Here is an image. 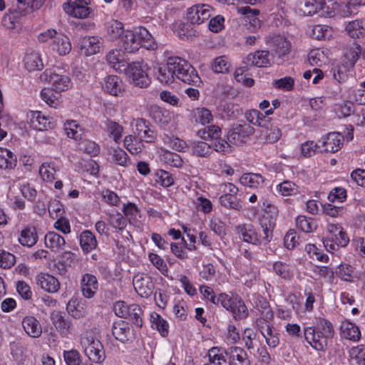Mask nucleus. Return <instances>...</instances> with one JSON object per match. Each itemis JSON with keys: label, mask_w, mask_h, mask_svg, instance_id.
Returning a JSON list of instances; mask_svg holds the SVG:
<instances>
[{"label": "nucleus", "mask_w": 365, "mask_h": 365, "mask_svg": "<svg viewBox=\"0 0 365 365\" xmlns=\"http://www.w3.org/2000/svg\"><path fill=\"white\" fill-rule=\"evenodd\" d=\"M334 335L332 324L325 319H319L313 327L304 329V337L307 342L317 351H323L328 341Z\"/></svg>", "instance_id": "obj_1"}, {"label": "nucleus", "mask_w": 365, "mask_h": 365, "mask_svg": "<svg viewBox=\"0 0 365 365\" xmlns=\"http://www.w3.org/2000/svg\"><path fill=\"white\" fill-rule=\"evenodd\" d=\"M261 228L257 230L252 225L242 224L236 227V232L239 237L244 242L254 245H261L269 243L273 237L274 222L269 220L268 223L262 222Z\"/></svg>", "instance_id": "obj_2"}, {"label": "nucleus", "mask_w": 365, "mask_h": 365, "mask_svg": "<svg viewBox=\"0 0 365 365\" xmlns=\"http://www.w3.org/2000/svg\"><path fill=\"white\" fill-rule=\"evenodd\" d=\"M43 82L48 83L56 92H61L71 88L72 83L69 76L60 66H53L46 69L40 76Z\"/></svg>", "instance_id": "obj_3"}, {"label": "nucleus", "mask_w": 365, "mask_h": 365, "mask_svg": "<svg viewBox=\"0 0 365 365\" xmlns=\"http://www.w3.org/2000/svg\"><path fill=\"white\" fill-rule=\"evenodd\" d=\"M174 71L175 77L180 81L189 85L199 86L201 79L196 70L185 60L173 56Z\"/></svg>", "instance_id": "obj_4"}, {"label": "nucleus", "mask_w": 365, "mask_h": 365, "mask_svg": "<svg viewBox=\"0 0 365 365\" xmlns=\"http://www.w3.org/2000/svg\"><path fill=\"white\" fill-rule=\"evenodd\" d=\"M81 344L84 347L85 354L90 361L94 363H101L104 361L106 354L103 344L91 333H87L83 336Z\"/></svg>", "instance_id": "obj_5"}, {"label": "nucleus", "mask_w": 365, "mask_h": 365, "mask_svg": "<svg viewBox=\"0 0 365 365\" xmlns=\"http://www.w3.org/2000/svg\"><path fill=\"white\" fill-rule=\"evenodd\" d=\"M146 68L147 65L143 62H133L128 64V68L123 72H125L136 86L146 88L150 83Z\"/></svg>", "instance_id": "obj_6"}, {"label": "nucleus", "mask_w": 365, "mask_h": 365, "mask_svg": "<svg viewBox=\"0 0 365 365\" xmlns=\"http://www.w3.org/2000/svg\"><path fill=\"white\" fill-rule=\"evenodd\" d=\"M238 188L232 183L225 184V193L220 197L219 201L222 206L240 211L243 210V203L237 197Z\"/></svg>", "instance_id": "obj_7"}, {"label": "nucleus", "mask_w": 365, "mask_h": 365, "mask_svg": "<svg viewBox=\"0 0 365 365\" xmlns=\"http://www.w3.org/2000/svg\"><path fill=\"white\" fill-rule=\"evenodd\" d=\"M90 0H68L63 9L68 15L78 19L88 18L92 11L88 6Z\"/></svg>", "instance_id": "obj_8"}, {"label": "nucleus", "mask_w": 365, "mask_h": 365, "mask_svg": "<svg viewBox=\"0 0 365 365\" xmlns=\"http://www.w3.org/2000/svg\"><path fill=\"white\" fill-rule=\"evenodd\" d=\"M212 11L207 4H197L187 9V19L192 24H200L210 18Z\"/></svg>", "instance_id": "obj_9"}, {"label": "nucleus", "mask_w": 365, "mask_h": 365, "mask_svg": "<svg viewBox=\"0 0 365 365\" xmlns=\"http://www.w3.org/2000/svg\"><path fill=\"white\" fill-rule=\"evenodd\" d=\"M133 287L138 295L147 298L153 294L155 284L148 274H137L133 278Z\"/></svg>", "instance_id": "obj_10"}, {"label": "nucleus", "mask_w": 365, "mask_h": 365, "mask_svg": "<svg viewBox=\"0 0 365 365\" xmlns=\"http://www.w3.org/2000/svg\"><path fill=\"white\" fill-rule=\"evenodd\" d=\"M344 136L339 133H329L322 138L321 153H336L339 151L344 143Z\"/></svg>", "instance_id": "obj_11"}, {"label": "nucleus", "mask_w": 365, "mask_h": 365, "mask_svg": "<svg viewBox=\"0 0 365 365\" xmlns=\"http://www.w3.org/2000/svg\"><path fill=\"white\" fill-rule=\"evenodd\" d=\"M136 135L140 140L146 143H153L157 138V132L150 123L144 118H138L135 120Z\"/></svg>", "instance_id": "obj_12"}, {"label": "nucleus", "mask_w": 365, "mask_h": 365, "mask_svg": "<svg viewBox=\"0 0 365 365\" xmlns=\"http://www.w3.org/2000/svg\"><path fill=\"white\" fill-rule=\"evenodd\" d=\"M252 131L249 124H236L228 132L227 138L234 145H241Z\"/></svg>", "instance_id": "obj_13"}, {"label": "nucleus", "mask_w": 365, "mask_h": 365, "mask_svg": "<svg viewBox=\"0 0 365 365\" xmlns=\"http://www.w3.org/2000/svg\"><path fill=\"white\" fill-rule=\"evenodd\" d=\"M173 56L169 57L165 65L159 66L154 68V74L162 83H172L175 78L174 71Z\"/></svg>", "instance_id": "obj_14"}, {"label": "nucleus", "mask_w": 365, "mask_h": 365, "mask_svg": "<svg viewBox=\"0 0 365 365\" xmlns=\"http://www.w3.org/2000/svg\"><path fill=\"white\" fill-rule=\"evenodd\" d=\"M38 240L36 228L32 225H24L19 231L18 241L24 247H32L36 244Z\"/></svg>", "instance_id": "obj_15"}, {"label": "nucleus", "mask_w": 365, "mask_h": 365, "mask_svg": "<svg viewBox=\"0 0 365 365\" xmlns=\"http://www.w3.org/2000/svg\"><path fill=\"white\" fill-rule=\"evenodd\" d=\"M270 55L267 51H257L249 53L244 63L247 66L267 67L270 66Z\"/></svg>", "instance_id": "obj_16"}, {"label": "nucleus", "mask_w": 365, "mask_h": 365, "mask_svg": "<svg viewBox=\"0 0 365 365\" xmlns=\"http://www.w3.org/2000/svg\"><path fill=\"white\" fill-rule=\"evenodd\" d=\"M112 334L117 340L125 343L132 339L133 330L127 322L120 320L113 323Z\"/></svg>", "instance_id": "obj_17"}, {"label": "nucleus", "mask_w": 365, "mask_h": 365, "mask_svg": "<svg viewBox=\"0 0 365 365\" xmlns=\"http://www.w3.org/2000/svg\"><path fill=\"white\" fill-rule=\"evenodd\" d=\"M270 45L275 54L279 58H283L287 56L292 48L290 41L281 35L273 36L270 41Z\"/></svg>", "instance_id": "obj_18"}, {"label": "nucleus", "mask_w": 365, "mask_h": 365, "mask_svg": "<svg viewBox=\"0 0 365 365\" xmlns=\"http://www.w3.org/2000/svg\"><path fill=\"white\" fill-rule=\"evenodd\" d=\"M82 294L84 297L91 299L96 294L98 283L96 277L91 274H84L81 280Z\"/></svg>", "instance_id": "obj_19"}, {"label": "nucleus", "mask_w": 365, "mask_h": 365, "mask_svg": "<svg viewBox=\"0 0 365 365\" xmlns=\"http://www.w3.org/2000/svg\"><path fill=\"white\" fill-rule=\"evenodd\" d=\"M102 88L106 92L115 96L121 95L124 91L121 79L114 75L108 76L104 78Z\"/></svg>", "instance_id": "obj_20"}, {"label": "nucleus", "mask_w": 365, "mask_h": 365, "mask_svg": "<svg viewBox=\"0 0 365 365\" xmlns=\"http://www.w3.org/2000/svg\"><path fill=\"white\" fill-rule=\"evenodd\" d=\"M21 324L26 334L31 338H38L42 334V327L40 322L34 316L23 318Z\"/></svg>", "instance_id": "obj_21"}, {"label": "nucleus", "mask_w": 365, "mask_h": 365, "mask_svg": "<svg viewBox=\"0 0 365 365\" xmlns=\"http://www.w3.org/2000/svg\"><path fill=\"white\" fill-rule=\"evenodd\" d=\"M226 355L229 357L231 365H250V361L245 350L239 346L230 347Z\"/></svg>", "instance_id": "obj_22"}, {"label": "nucleus", "mask_w": 365, "mask_h": 365, "mask_svg": "<svg viewBox=\"0 0 365 365\" xmlns=\"http://www.w3.org/2000/svg\"><path fill=\"white\" fill-rule=\"evenodd\" d=\"M123 51L120 49H113L106 55L108 63L120 73L123 72L128 68V63L122 56Z\"/></svg>", "instance_id": "obj_23"}, {"label": "nucleus", "mask_w": 365, "mask_h": 365, "mask_svg": "<svg viewBox=\"0 0 365 365\" xmlns=\"http://www.w3.org/2000/svg\"><path fill=\"white\" fill-rule=\"evenodd\" d=\"M36 282L43 289L50 293L58 292L60 288L58 280L48 274L41 273L36 276Z\"/></svg>", "instance_id": "obj_24"}, {"label": "nucleus", "mask_w": 365, "mask_h": 365, "mask_svg": "<svg viewBox=\"0 0 365 365\" xmlns=\"http://www.w3.org/2000/svg\"><path fill=\"white\" fill-rule=\"evenodd\" d=\"M122 46L128 53H135L140 48V41L138 38L137 30L125 31L122 36Z\"/></svg>", "instance_id": "obj_25"}, {"label": "nucleus", "mask_w": 365, "mask_h": 365, "mask_svg": "<svg viewBox=\"0 0 365 365\" xmlns=\"http://www.w3.org/2000/svg\"><path fill=\"white\" fill-rule=\"evenodd\" d=\"M31 123L32 127L38 130H48L54 128V123L48 116L38 110L31 113Z\"/></svg>", "instance_id": "obj_26"}, {"label": "nucleus", "mask_w": 365, "mask_h": 365, "mask_svg": "<svg viewBox=\"0 0 365 365\" xmlns=\"http://www.w3.org/2000/svg\"><path fill=\"white\" fill-rule=\"evenodd\" d=\"M44 242L46 247L54 252L63 250L66 246L64 237L55 232H48L44 237Z\"/></svg>", "instance_id": "obj_27"}, {"label": "nucleus", "mask_w": 365, "mask_h": 365, "mask_svg": "<svg viewBox=\"0 0 365 365\" xmlns=\"http://www.w3.org/2000/svg\"><path fill=\"white\" fill-rule=\"evenodd\" d=\"M340 331L341 336L346 339L357 341L361 338V332L359 327L349 320L341 322Z\"/></svg>", "instance_id": "obj_28"}, {"label": "nucleus", "mask_w": 365, "mask_h": 365, "mask_svg": "<svg viewBox=\"0 0 365 365\" xmlns=\"http://www.w3.org/2000/svg\"><path fill=\"white\" fill-rule=\"evenodd\" d=\"M51 46L52 49L61 56L68 54L71 51V43L68 37L62 34H58L55 37Z\"/></svg>", "instance_id": "obj_29"}, {"label": "nucleus", "mask_w": 365, "mask_h": 365, "mask_svg": "<svg viewBox=\"0 0 365 365\" xmlns=\"http://www.w3.org/2000/svg\"><path fill=\"white\" fill-rule=\"evenodd\" d=\"M360 54L362 55L360 45L353 41L349 45L344 55L343 63H346L348 67L353 68Z\"/></svg>", "instance_id": "obj_30"}, {"label": "nucleus", "mask_w": 365, "mask_h": 365, "mask_svg": "<svg viewBox=\"0 0 365 365\" xmlns=\"http://www.w3.org/2000/svg\"><path fill=\"white\" fill-rule=\"evenodd\" d=\"M80 245L85 253H89L98 246L96 236L90 230L83 231L79 236Z\"/></svg>", "instance_id": "obj_31"}, {"label": "nucleus", "mask_w": 365, "mask_h": 365, "mask_svg": "<svg viewBox=\"0 0 365 365\" xmlns=\"http://www.w3.org/2000/svg\"><path fill=\"white\" fill-rule=\"evenodd\" d=\"M51 321L56 329L62 335H67L71 328V322L66 319L61 312H53L51 314Z\"/></svg>", "instance_id": "obj_32"}, {"label": "nucleus", "mask_w": 365, "mask_h": 365, "mask_svg": "<svg viewBox=\"0 0 365 365\" xmlns=\"http://www.w3.org/2000/svg\"><path fill=\"white\" fill-rule=\"evenodd\" d=\"M81 50H84L86 56H91L100 51L101 42L97 36H87L81 41Z\"/></svg>", "instance_id": "obj_33"}, {"label": "nucleus", "mask_w": 365, "mask_h": 365, "mask_svg": "<svg viewBox=\"0 0 365 365\" xmlns=\"http://www.w3.org/2000/svg\"><path fill=\"white\" fill-rule=\"evenodd\" d=\"M227 349H221L218 347L211 348L207 353L210 363L212 365H231L230 361L226 359Z\"/></svg>", "instance_id": "obj_34"}, {"label": "nucleus", "mask_w": 365, "mask_h": 365, "mask_svg": "<svg viewBox=\"0 0 365 365\" xmlns=\"http://www.w3.org/2000/svg\"><path fill=\"white\" fill-rule=\"evenodd\" d=\"M136 30L140 41V48L143 46L148 50H154L156 48L157 44L154 38L145 28L138 27Z\"/></svg>", "instance_id": "obj_35"}, {"label": "nucleus", "mask_w": 365, "mask_h": 365, "mask_svg": "<svg viewBox=\"0 0 365 365\" xmlns=\"http://www.w3.org/2000/svg\"><path fill=\"white\" fill-rule=\"evenodd\" d=\"M24 66L29 71L41 70L43 63L41 55L35 51L27 53L24 57Z\"/></svg>", "instance_id": "obj_36"}, {"label": "nucleus", "mask_w": 365, "mask_h": 365, "mask_svg": "<svg viewBox=\"0 0 365 365\" xmlns=\"http://www.w3.org/2000/svg\"><path fill=\"white\" fill-rule=\"evenodd\" d=\"M190 146L192 155L197 157L207 158L213 152L212 147L204 141H193Z\"/></svg>", "instance_id": "obj_37"}, {"label": "nucleus", "mask_w": 365, "mask_h": 365, "mask_svg": "<svg viewBox=\"0 0 365 365\" xmlns=\"http://www.w3.org/2000/svg\"><path fill=\"white\" fill-rule=\"evenodd\" d=\"M150 322L153 329L158 331L160 334L165 337L168 334V323L159 314L152 312L150 314Z\"/></svg>", "instance_id": "obj_38"}, {"label": "nucleus", "mask_w": 365, "mask_h": 365, "mask_svg": "<svg viewBox=\"0 0 365 365\" xmlns=\"http://www.w3.org/2000/svg\"><path fill=\"white\" fill-rule=\"evenodd\" d=\"M240 182L251 188H257L262 185L264 178L259 174L245 173L240 178Z\"/></svg>", "instance_id": "obj_39"}, {"label": "nucleus", "mask_w": 365, "mask_h": 365, "mask_svg": "<svg viewBox=\"0 0 365 365\" xmlns=\"http://www.w3.org/2000/svg\"><path fill=\"white\" fill-rule=\"evenodd\" d=\"M143 140L136 136L128 135L124 138L123 143L125 148L132 154L137 155L143 150Z\"/></svg>", "instance_id": "obj_40"}, {"label": "nucleus", "mask_w": 365, "mask_h": 365, "mask_svg": "<svg viewBox=\"0 0 365 365\" xmlns=\"http://www.w3.org/2000/svg\"><path fill=\"white\" fill-rule=\"evenodd\" d=\"M16 158L10 150L0 148V168L11 169L16 166Z\"/></svg>", "instance_id": "obj_41"}, {"label": "nucleus", "mask_w": 365, "mask_h": 365, "mask_svg": "<svg viewBox=\"0 0 365 365\" xmlns=\"http://www.w3.org/2000/svg\"><path fill=\"white\" fill-rule=\"evenodd\" d=\"M346 31L352 38H359L365 35V28L360 20L350 21L346 26Z\"/></svg>", "instance_id": "obj_42"}, {"label": "nucleus", "mask_w": 365, "mask_h": 365, "mask_svg": "<svg viewBox=\"0 0 365 365\" xmlns=\"http://www.w3.org/2000/svg\"><path fill=\"white\" fill-rule=\"evenodd\" d=\"M231 64L226 56L216 57L212 64L211 69L215 73H227Z\"/></svg>", "instance_id": "obj_43"}, {"label": "nucleus", "mask_w": 365, "mask_h": 365, "mask_svg": "<svg viewBox=\"0 0 365 365\" xmlns=\"http://www.w3.org/2000/svg\"><path fill=\"white\" fill-rule=\"evenodd\" d=\"M230 311L236 320L245 319L249 314L248 309L244 302L238 297H235V301H234V304Z\"/></svg>", "instance_id": "obj_44"}, {"label": "nucleus", "mask_w": 365, "mask_h": 365, "mask_svg": "<svg viewBox=\"0 0 365 365\" xmlns=\"http://www.w3.org/2000/svg\"><path fill=\"white\" fill-rule=\"evenodd\" d=\"M261 133L264 140L269 143L277 142L281 137L282 133L280 129L272 124L267 125L263 128Z\"/></svg>", "instance_id": "obj_45"}, {"label": "nucleus", "mask_w": 365, "mask_h": 365, "mask_svg": "<svg viewBox=\"0 0 365 365\" xmlns=\"http://www.w3.org/2000/svg\"><path fill=\"white\" fill-rule=\"evenodd\" d=\"M221 134L222 130L220 127L215 125H208L203 129L199 130L197 132V135L204 140H218Z\"/></svg>", "instance_id": "obj_46"}, {"label": "nucleus", "mask_w": 365, "mask_h": 365, "mask_svg": "<svg viewBox=\"0 0 365 365\" xmlns=\"http://www.w3.org/2000/svg\"><path fill=\"white\" fill-rule=\"evenodd\" d=\"M103 128L112 135L113 140L118 143L122 135L123 127L118 123L113 121L109 119H106L103 121Z\"/></svg>", "instance_id": "obj_47"}, {"label": "nucleus", "mask_w": 365, "mask_h": 365, "mask_svg": "<svg viewBox=\"0 0 365 365\" xmlns=\"http://www.w3.org/2000/svg\"><path fill=\"white\" fill-rule=\"evenodd\" d=\"M58 93L55 92L53 88H43L41 92V96L50 107L57 108L61 103Z\"/></svg>", "instance_id": "obj_48"}, {"label": "nucleus", "mask_w": 365, "mask_h": 365, "mask_svg": "<svg viewBox=\"0 0 365 365\" xmlns=\"http://www.w3.org/2000/svg\"><path fill=\"white\" fill-rule=\"evenodd\" d=\"M64 130L66 135L75 140H80L82 138L83 130L75 120L67 121L64 125Z\"/></svg>", "instance_id": "obj_49"}, {"label": "nucleus", "mask_w": 365, "mask_h": 365, "mask_svg": "<svg viewBox=\"0 0 365 365\" xmlns=\"http://www.w3.org/2000/svg\"><path fill=\"white\" fill-rule=\"evenodd\" d=\"M106 30L111 39H116L125 33L123 24L117 20H111L108 22Z\"/></svg>", "instance_id": "obj_50"}, {"label": "nucleus", "mask_w": 365, "mask_h": 365, "mask_svg": "<svg viewBox=\"0 0 365 365\" xmlns=\"http://www.w3.org/2000/svg\"><path fill=\"white\" fill-rule=\"evenodd\" d=\"M296 225L297 228L307 233L312 232L317 228V225L313 218H308L303 215L297 217Z\"/></svg>", "instance_id": "obj_51"}, {"label": "nucleus", "mask_w": 365, "mask_h": 365, "mask_svg": "<svg viewBox=\"0 0 365 365\" xmlns=\"http://www.w3.org/2000/svg\"><path fill=\"white\" fill-rule=\"evenodd\" d=\"M320 6H322L321 1L304 0L301 3L300 11L305 16H312L318 14Z\"/></svg>", "instance_id": "obj_52"}, {"label": "nucleus", "mask_w": 365, "mask_h": 365, "mask_svg": "<svg viewBox=\"0 0 365 365\" xmlns=\"http://www.w3.org/2000/svg\"><path fill=\"white\" fill-rule=\"evenodd\" d=\"M245 345L248 349H254L258 344V334L252 329H245L242 335Z\"/></svg>", "instance_id": "obj_53"}, {"label": "nucleus", "mask_w": 365, "mask_h": 365, "mask_svg": "<svg viewBox=\"0 0 365 365\" xmlns=\"http://www.w3.org/2000/svg\"><path fill=\"white\" fill-rule=\"evenodd\" d=\"M108 222L112 227L120 230H123L127 225L126 219L116 211L108 213Z\"/></svg>", "instance_id": "obj_54"}, {"label": "nucleus", "mask_w": 365, "mask_h": 365, "mask_svg": "<svg viewBox=\"0 0 365 365\" xmlns=\"http://www.w3.org/2000/svg\"><path fill=\"white\" fill-rule=\"evenodd\" d=\"M264 338L267 344L272 348L277 347L279 344V334L278 331L272 326L264 334H261Z\"/></svg>", "instance_id": "obj_55"}, {"label": "nucleus", "mask_w": 365, "mask_h": 365, "mask_svg": "<svg viewBox=\"0 0 365 365\" xmlns=\"http://www.w3.org/2000/svg\"><path fill=\"white\" fill-rule=\"evenodd\" d=\"M277 190L282 196H290L297 192L298 187L295 183L291 181L284 180L277 185Z\"/></svg>", "instance_id": "obj_56"}, {"label": "nucleus", "mask_w": 365, "mask_h": 365, "mask_svg": "<svg viewBox=\"0 0 365 365\" xmlns=\"http://www.w3.org/2000/svg\"><path fill=\"white\" fill-rule=\"evenodd\" d=\"M351 68L348 67L346 63L337 66L332 68L334 78L341 83L346 82L349 78L348 71Z\"/></svg>", "instance_id": "obj_57"}, {"label": "nucleus", "mask_w": 365, "mask_h": 365, "mask_svg": "<svg viewBox=\"0 0 365 365\" xmlns=\"http://www.w3.org/2000/svg\"><path fill=\"white\" fill-rule=\"evenodd\" d=\"M111 156L113 161L119 165L126 167L130 163L129 156L125 150L120 148L114 149Z\"/></svg>", "instance_id": "obj_58"}, {"label": "nucleus", "mask_w": 365, "mask_h": 365, "mask_svg": "<svg viewBox=\"0 0 365 365\" xmlns=\"http://www.w3.org/2000/svg\"><path fill=\"white\" fill-rule=\"evenodd\" d=\"M321 145L314 141H307L301 146V152L304 157H311L317 152L321 153Z\"/></svg>", "instance_id": "obj_59"}, {"label": "nucleus", "mask_w": 365, "mask_h": 365, "mask_svg": "<svg viewBox=\"0 0 365 365\" xmlns=\"http://www.w3.org/2000/svg\"><path fill=\"white\" fill-rule=\"evenodd\" d=\"M325 59L324 52L319 49H313L308 54V61L310 65L320 66Z\"/></svg>", "instance_id": "obj_60"}, {"label": "nucleus", "mask_w": 365, "mask_h": 365, "mask_svg": "<svg viewBox=\"0 0 365 365\" xmlns=\"http://www.w3.org/2000/svg\"><path fill=\"white\" fill-rule=\"evenodd\" d=\"M195 117L197 122L202 125L209 123L212 120V115L210 110L205 108H198L195 110Z\"/></svg>", "instance_id": "obj_61"}, {"label": "nucleus", "mask_w": 365, "mask_h": 365, "mask_svg": "<svg viewBox=\"0 0 365 365\" xmlns=\"http://www.w3.org/2000/svg\"><path fill=\"white\" fill-rule=\"evenodd\" d=\"M349 356L355 359L359 365H365V345H359L349 351Z\"/></svg>", "instance_id": "obj_62"}, {"label": "nucleus", "mask_w": 365, "mask_h": 365, "mask_svg": "<svg viewBox=\"0 0 365 365\" xmlns=\"http://www.w3.org/2000/svg\"><path fill=\"white\" fill-rule=\"evenodd\" d=\"M11 351L14 360L18 362V364L24 365L26 360L24 348L17 344H12L11 345Z\"/></svg>", "instance_id": "obj_63"}, {"label": "nucleus", "mask_w": 365, "mask_h": 365, "mask_svg": "<svg viewBox=\"0 0 365 365\" xmlns=\"http://www.w3.org/2000/svg\"><path fill=\"white\" fill-rule=\"evenodd\" d=\"M63 358L67 365H81V357L78 351H64Z\"/></svg>", "instance_id": "obj_64"}]
</instances>
